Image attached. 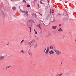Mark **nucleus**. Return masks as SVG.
<instances>
[{
    "label": "nucleus",
    "mask_w": 76,
    "mask_h": 76,
    "mask_svg": "<svg viewBox=\"0 0 76 76\" xmlns=\"http://www.w3.org/2000/svg\"><path fill=\"white\" fill-rule=\"evenodd\" d=\"M22 13H25L26 14V15L27 16V17H28V16H29V14H28V12H29V11H22Z\"/></svg>",
    "instance_id": "1"
},
{
    "label": "nucleus",
    "mask_w": 76,
    "mask_h": 76,
    "mask_svg": "<svg viewBox=\"0 0 76 76\" xmlns=\"http://www.w3.org/2000/svg\"><path fill=\"white\" fill-rule=\"evenodd\" d=\"M54 50L55 51L56 53V54L57 55H60L61 54V52L58 51V50H56L54 49Z\"/></svg>",
    "instance_id": "2"
},
{
    "label": "nucleus",
    "mask_w": 76,
    "mask_h": 76,
    "mask_svg": "<svg viewBox=\"0 0 76 76\" xmlns=\"http://www.w3.org/2000/svg\"><path fill=\"white\" fill-rule=\"evenodd\" d=\"M67 20H68V18L67 17H64L63 18V20L64 22H66Z\"/></svg>",
    "instance_id": "3"
},
{
    "label": "nucleus",
    "mask_w": 76,
    "mask_h": 76,
    "mask_svg": "<svg viewBox=\"0 0 76 76\" xmlns=\"http://www.w3.org/2000/svg\"><path fill=\"white\" fill-rule=\"evenodd\" d=\"M0 16H1L2 17H4V14H3V12H2L0 14Z\"/></svg>",
    "instance_id": "4"
},
{
    "label": "nucleus",
    "mask_w": 76,
    "mask_h": 76,
    "mask_svg": "<svg viewBox=\"0 0 76 76\" xmlns=\"http://www.w3.org/2000/svg\"><path fill=\"white\" fill-rule=\"evenodd\" d=\"M49 53L50 54H54V52L53 50H51V51H49Z\"/></svg>",
    "instance_id": "5"
},
{
    "label": "nucleus",
    "mask_w": 76,
    "mask_h": 76,
    "mask_svg": "<svg viewBox=\"0 0 76 76\" xmlns=\"http://www.w3.org/2000/svg\"><path fill=\"white\" fill-rule=\"evenodd\" d=\"M32 15L33 16V17L35 16V18H37V14H35L34 13H33L32 14Z\"/></svg>",
    "instance_id": "6"
},
{
    "label": "nucleus",
    "mask_w": 76,
    "mask_h": 76,
    "mask_svg": "<svg viewBox=\"0 0 76 76\" xmlns=\"http://www.w3.org/2000/svg\"><path fill=\"white\" fill-rule=\"evenodd\" d=\"M57 28V26H52V28L53 29H56Z\"/></svg>",
    "instance_id": "7"
},
{
    "label": "nucleus",
    "mask_w": 76,
    "mask_h": 76,
    "mask_svg": "<svg viewBox=\"0 0 76 76\" xmlns=\"http://www.w3.org/2000/svg\"><path fill=\"white\" fill-rule=\"evenodd\" d=\"M58 32H63V30L61 28H60L58 30Z\"/></svg>",
    "instance_id": "8"
},
{
    "label": "nucleus",
    "mask_w": 76,
    "mask_h": 76,
    "mask_svg": "<svg viewBox=\"0 0 76 76\" xmlns=\"http://www.w3.org/2000/svg\"><path fill=\"white\" fill-rule=\"evenodd\" d=\"M3 59H4V56L0 57V60H3Z\"/></svg>",
    "instance_id": "9"
},
{
    "label": "nucleus",
    "mask_w": 76,
    "mask_h": 76,
    "mask_svg": "<svg viewBox=\"0 0 76 76\" xmlns=\"http://www.w3.org/2000/svg\"><path fill=\"white\" fill-rule=\"evenodd\" d=\"M0 8H1V9H3V4H1L0 5Z\"/></svg>",
    "instance_id": "10"
},
{
    "label": "nucleus",
    "mask_w": 76,
    "mask_h": 76,
    "mask_svg": "<svg viewBox=\"0 0 76 76\" xmlns=\"http://www.w3.org/2000/svg\"><path fill=\"white\" fill-rule=\"evenodd\" d=\"M62 75H63L62 74H59L56 75V76H61Z\"/></svg>",
    "instance_id": "11"
},
{
    "label": "nucleus",
    "mask_w": 76,
    "mask_h": 76,
    "mask_svg": "<svg viewBox=\"0 0 76 76\" xmlns=\"http://www.w3.org/2000/svg\"><path fill=\"white\" fill-rule=\"evenodd\" d=\"M57 15H63V16H66V15L65 14H63H63H61L58 13V14H57Z\"/></svg>",
    "instance_id": "12"
},
{
    "label": "nucleus",
    "mask_w": 76,
    "mask_h": 76,
    "mask_svg": "<svg viewBox=\"0 0 76 76\" xmlns=\"http://www.w3.org/2000/svg\"><path fill=\"white\" fill-rule=\"evenodd\" d=\"M16 9V7H12V9H13V10H15V9Z\"/></svg>",
    "instance_id": "13"
},
{
    "label": "nucleus",
    "mask_w": 76,
    "mask_h": 76,
    "mask_svg": "<svg viewBox=\"0 0 76 76\" xmlns=\"http://www.w3.org/2000/svg\"><path fill=\"white\" fill-rule=\"evenodd\" d=\"M24 42V39L23 40L20 42V44H22V43Z\"/></svg>",
    "instance_id": "14"
},
{
    "label": "nucleus",
    "mask_w": 76,
    "mask_h": 76,
    "mask_svg": "<svg viewBox=\"0 0 76 76\" xmlns=\"http://www.w3.org/2000/svg\"><path fill=\"white\" fill-rule=\"evenodd\" d=\"M50 50V49H49V48L48 47V48H47L46 49V51H49V50Z\"/></svg>",
    "instance_id": "15"
},
{
    "label": "nucleus",
    "mask_w": 76,
    "mask_h": 76,
    "mask_svg": "<svg viewBox=\"0 0 76 76\" xmlns=\"http://www.w3.org/2000/svg\"><path fill=\"white\" fill-rule=\"evenodd\" d=\"M28 28H30V32H31L32 31V28L31 27H29Z\"/></svg>",
    "instance_id": "16"
},
{
    "label": "nucleus",
    "mask_w": 76,
    "mask_h": 76,
    "mask_svg": "<svg viewBox=\"0 0 76 76\" xmlns=\"http://www.w3.org/2000/svg\"><path fill=\"white\" fill-rule=\"evenodd\" d=\"M28 53L29 55H30V56H32V53L31 52H28Z\"/></svg>",
    "instance_id": "17"
},
{
    "label": "nucleus",
    "mask_w": 76,
    "mask_h": 76,
    "mask_svg": "<svg viewBox=\"0 0 76 76\" xmlns=\"http://www.w3.org/2000/svg\"><path fill=\"white\" fill-rule=\"evenodd\" d=\"M21 52L23 53H25V51H24L23 50H21Z\"/></svg>",
    "instance_id": "18"
},
{
    "label": "nucleus",
    "mask_w": 76,
    "mask_h": 76,
    "mask_svg": "<svg viewBox=\"0 0 76 76\" xmlns=\"http://www.w3.org/2000/svg\"><path fill=\"white\" fill-rule=\"evenodd\" d=\"M27 7H30V5H29V4L27 5Z\"/></svg>",
    "instance_id": "19"
},
{
    "label": "nucleus",
    "mask_w": 76,
    "mask_h": 76,
    "mask_svg": "<svg viewBox=\"0 0 76 76\" xmlns=\"http://www.w3.org/2000/svg\"><path fill=\"white\" fill-rule=\"evenodd\" d=\"M48 53V51H47V50H46V52H45V54H47Z\"/></svg>",
    "instance_id": "20"
},
{
    "label": "nucleus",
    "mask_w": 76,
    "mask_h": 76,
    "mask_svg": "<svg viewBox=\"0 0 76 76\" xmlns=\"http://www.w3.org/2000/svg\"><path fill=\"white\" fill-rule=\"evenodd\" d=\"M25 46H26V45H28V44L26 43H25V44L24 45Z\"/></svg>",
    "instance_id": "21"
},
{
    "label": "nucleus",
    "mask_w": 76,
    "mask_h": 76,
    "mask_svg": "<svg viewBox=\"0 0 76 76\" xmlns=\"http://www.w3.org/2000/svg\"><path fill=\"white\" fill-rule=\"evenodd\" d=\"M23 2H24V3H26V1L25 0H23Z\"/></svg>",
    "instance_id": "22"
},
{
    "label": "nucleus",
    "mask_w": 76,
    "mask_h": 76,
    "mask_svg": "<svg viewBox=\"0 0 76 76\" xmlns=\"http://www.w3.org/2000/svg\"><path fill=\"white\" fill-rule=\"evenodd\" d=\"M32 41H33V42H35V40H33Z\"/></svg>",
    "instance_id": "23"
},
{
    "label": "nucleus",
    "mask_w": 76,
    "mask_h": 76,
    "mask_svg": "<svg viewBox=\"0 0 76 76\" xmlns=\"http://www.w3.org/2000/svg\"><path fill=\"white\" fill-rule=\"evenodd\" d=\"M40 3L41 4H44L42 3L41 1H40Z\"/></svg>",
    "instance_id": "24"
},
{
    "label": "nucleus",
    "mask_w": 76,
    "mask_h": 76,
    "mask_svg": "<svg viewBox=\"0 0 76 76\" xmlns=\"http://www.w3.org/2000/svg\"><path fill=\"white\" fill-rule=\"evenodd\" d=\"M31 44V43L30 42L28 43V45H30Z\"/></svg>",
    "instance_id": "25"
},
{
    "label": "nucleus",
    "mask_w": 76,
    "mask_h": 76,
    "mask_svg": "<svg viewBox=\"0 0 76 76\" xmlns=\"http://www.w3.org/2000/svg\"><path fill=\"white\" fill-rule=\"evenodd\" d=\"M31 20H29L27 21V23H28V22H30V21H31Z\"/></svg>",
    "instance_id": "26"
},
{
    "label": "nucleus",
    "mask_w": 76,
    "mask_h": 76,
    "mask_svg": "<svg viewBox=\"0 0 76 76\" xmlns=\"http://www.w3.org/2000/svg\"><path fill=\"white\" fill-rule=\"evenodd\" d=\"M50 11L49 12V13H51V8L50 7Z\"/></svg>",
    "instance_id": "27"
},
{
    "label": "nucleus",
    "mask_w": 76,
    "mask_h": 76,
    "mask_svg": "<svg viewBox=\"0 0 76 76\" xmlns=\"http://www.w3.org/2000/svg\"><path fill=\"white\" fill-rule=\"evenodd\" d=\"M35 34H37L38 33H37V31H35Z\"/></svg>",
    "instance_id": "28"
},
{
    "label": "nucleus",
    "mask_w": 76,
    "mask_h": 76,
    "mask_svg": "<svg viewBox=\"0 0 76 76\" xmlns=\"http://www.w3.org/2000/svg\"><path fill=\"white\" fill-rule=\"evenodd\" d=\"M30 43H31V44H32V43L33 42V41H31L30 42Z\"/></svg>",
    "instance_id": "29"
},
{
    "label": "nucleus",
    "mask_w": 76,
    "mask_h": 76,
    "mask_svg": "<svg viewBox=\"0 0 76 76\" xmlns=\"http://www.w3.org/2000/svg\"><path fill=\"white\" fill-rule=\"evenodd\" d=\"M9 68V66H7V67H6V69H8Z\"/></svg>",
    "instance_id": "30"
},
{
    "label": "nucleus",
    "mask_w": 76,
    "mask_h": 76,
    "mask_svg": "<svg viewBox=\"0 0 76 76\" xmlns=\"http://www.w3.org/2000/svg\"><path fill=\"white\" fill-rule=\"evenodd\" d=\"M30 49H29L28 51V53L30 52Z\"/></svg>",
    "instance_id": "31"
},
{
    "label": "nucleus",
    "mask_w": 76,
    "mask_h": 76,
    "mask_svg": "<svg viewBox=\"0 0 76 76\" xmlns=\"http://www.w3.org/2000/svg\"><path fill=\"white\" fill-rule=\"evenodd\" d=\"M36 1H37V0H34V3H35Z\"/></svg>",
    "instance_id": "32"
},
{
    "label": "nucleus",
    "mask_w": 76,
    "mask_h": 76,
    "mask_svg": "<svg viewBox=\"0 0 76 76\" xmlns=\"http://www.w3.org/2000/svg\"><path fill=\"white\" fill-rule=\"evenodd\" d=\"M19 8H20V11H21V12H22V10H21V9H20V6H19Z\"/></svg>",
    "instance_id": "33"
},
{
    "label": "nucleus",
    "mask_w": 76,
    "mask_h": 76,
    "mask_svg": "<svg viewBox=\"0 0 76 76\" xmlns=\"http://www.w3.org/2000/svg\"><path fill=\"white\" fill-rule=\"evenodd\" d=\"M50 49H52V46H50Z\"/></svg>",
    "instance_id": "34"
},
{
    "label": "nucleus",
    "mask_w": 76,
    "mask_h": 76,
    "mask_svg": "<svg viewBox=\"0 0 76 76\" xmlns=\"http://www.w3.org/2000/svg\"><path fill=\"white\" fill-rule=\"evenodd\" d=\"M59 26H61V24H59Z\"/></svg>",
    "instance_id": "35"
},
{
    "label": "nucleus",
    "mask_w": 76,
    "mask_h": 76,
    "mask_svg": "<svg viewBox=\"0 0 76 76\" xmlns=\"http://www.w3.org/2000/svg\"><path fill=\"white\" fill-rule=\"evenodd\" d=\"M66 15H67V16H68V14H67V12H66Z\"/></svg>",
    "instance_id": "36"
},
{
    "label": "nucleus",
    "mask_w": 76,
    "mask_h": 76,
    "mask_svg": "<svg viewBox=\"0 0 76 76\" xmlns=\"http://www.w3.org/2000/svg\"><path fill=\"white\" fill-rule=\"evenodd\" d=\"M47 2H48V3H49V0H47Z\"/></svg>",
    "instance_id": "37"
},
{
    "label": "nucleus",
    "mask_w": 76,
    "mask_h": 76,
    "mask_svg": "<svg viewBox=\"0 0 76 76\" xmlns=\"http://www.w3.org/2000/svg\"><path fill=\"white\" fill-rule=\"evenodd\" d=\"M37 26H38V27H39V25H38V24L37 25Z\"/></svg>",
    "instance_id": "38"
},
{
    "label": "nucleus",
    "mask_w": 76,
    "mask_h": 76,
    "mask_svg": "<svg viewBox=\"0 0 76 76\" xmlns=\"http://www.w3.org/2000/svg\"><path fill=\"white\" fill-rule=\"evenodd\" d=\"M28 22H27V26H28Z\"/></svg>",
    "instance_id": "39"
},
{
    "label": "nucleus",
    "mask_w": 76,
    "mask_h": 76,
    "mask_svg": "<svg viewBox=\"0 0 76 76\" xmlns=\"http://www.w3.org/2000/svg\"><path fill=\"white\" fill-rule=\"evenodd\" d=\"M2 69H3V70H4V68H2Z\"/></svg>",
    "instance_id": "40"
},
{
    "label": "nucleus",
    "mask_w": 76,
    "mask_h": 76,
    "mask_svg": "<svg viewBox=\"0 0 76 76\" xmlns=\"http://www.w3.org/2000/svg\"><path fill=\"white\" fill-rule=\"evenodd\" d=\"M70 74H71L70 75L71 76H72V75H73V74H72V73Z\"/></svg>",
    "instance_id": "41"
},
{
    "label": "nucleus",
    "mask_w": 76,
    "mask_h": 76,
    "mask_svg": "<svg viewBox=\"0 0 76 76\" xmlns=\"http://www.w3.org/2000/svg\"><path fill=\"white\" fill-rule=\"evenodd\" d=\"M52 11H53V12H54V10H53Z\"/></svg>",
    "instance_id": "42"
},
{
    "label": "nucleus",
    "mask_w": 76,
    "mask_h": 76,
    "mask_svg": "<svg viewBox=\"0 0 76 76\" xmlns=\"http://www.w3.org/2000/svg\"><path fill=\"white\" fill-rule=\"evenodd\" d=\"M41 25V24H39V26H40Z\"/></svg>",
    "instance_id": "43"
},
{
    "label": "nucleus",
    "mask_w": 76,
    "mask_h": 76,
    "mask_svg": "<svg viewBox=\"0 0 76 76\" xmlns=\"http://www.w3.org/2000/svg\"><path fill=\"white\" fill-rule=\"evenodd\" d=\"M34 32H35V31H36L35 29H34Z\"/></svg>",
    "instance_id": "44"
},
{
    "label": "nucleus",
    "mask_w": 76,
    "mask_h": 76,
    "mask_svg": "<svg viewBox=\"0 0 76 76\" xmlns=\"http://www.w3.org/2000/svg\"><path fill=\"white\" fill-rule=\"evenodd\" d=\"M39 14L40 15H41V13H40V12L39 13Z\"/></svg>",
    "instance_id": "45"
},
{
    "label": "nucleus",
    "mask_w": 76,
    "mask_h": 76,
    "mask_svg": "<svg viewBox=\"0 0 76 76\" xmlns=\"http://www.w3.org/2000/svg\"><path fill=\"white\" fill-rule=\"evenodd\" d=\"M39 28L40 29H41V26H39Z\"/></svg>",
    "instance_id": "46"
},
{
    "label": "nucleus",
    "mask_w": 76,
    "mask_h": 76,
    "mask_svg": "<svg viewBox=\"0 0 76 76\" xmlns=\"http://www.w3.org/2000/svg\"><path fill=\"white\" fill-rule=\"evenodd\" d=\"M48 4L49 6V7H50V4H49V3Z\"/></svg>",
    "instance_id": "47"
},
{
    "label": "nucleus",
    "mask_w": 76,
    "mask_h": 76,
    "mask_svg": "<svg viewBox=\"0 0 76 76\" xmlns=\"http://www.w3.org/2000/svg\"><path fill=\"white\" fill-rule=\"evenodd\" d=\"M52 49H53V47L52 46Z\"/></svg>",
    "instance_id": "48"
},
{
    "label": "nucleus",
    "mask_w": 76,
    "mask_h": 76,
    "mask_svg": "<svg viewBox=\"0 0 76 76\" xmlns=\"http://www.w3.org/2000/svg\"><path fill=\"white\" fill-rule=\"evenodd\" d=\"M37 44H36V47H37Z\"/></svg>",
    "instance_id": "49"
},
{
    "label": "nucleus",
    "mask_w": 76,
    "mask_h": 76,
    "mask_svg": "<svg viewBox=\"0 0 76 76\" xmlns=\"http://www.w3.org/2000/svg\"><path fill=\"white\" fill-rule=\"evenodd\" d=\"M9 45V44H7V45Z\"/></svg>",
    "instance_id": "50"
},
{
    "label": "nucleus",
    "mask_w": 76,
    "mask_h": 76,
    "mask_svg": "<svg viewBox=\"0 0 76 76\" xmlns=\"http://www.w3.org/2000/svg\"><path fill=\"white\" fill-rule=\"evenodd\" d=\"M10 67H11V66H9V68Z\"/></svg>",
    "instance_id": "51"
},
{
    "label": "nucleus",
    "mask_w": 76,
    "mask_h": 76,
    "mask_svg": "<svg viewBox=\"0 0 76 76\" xmlns=\"http://www.w3.org/2000/svg\"><path fill=\"white\" fill-rule=\"evenodd\" d=\"M48 35H50V33H49Z\"/></svg>",
    "instance_id": "52"
},
{
    "label": "nucleus",
    "mask_w": 76,
    "mask_h": 76,
    "mask_svg": "<svg viewBox=\"0 0 76 76\" xmlns=\"http://www.w3.org/2000/svg\"><path fill=\"white\" fill-rule=\"evenodd\" d=\"M45 50H46V48H45Z\"/></svg>",
    "instance_id": "53"
},
{
    "label": "nucleus",
    "mask_w": 76,
    "mask_h": 76,
    "mask_svg": "<svg viewBox=\"0 0 76 76\" xmlns=\"http://www.w3.org/2000/svg\"><path fill=\"white\" fill-rule=\"evenodd\" d=\"M41 0V1H43V0Z\"/></svg>",
    "instance_id": "54"
},
{
    "label": "nucleus",
    "mask_w": 76,
    "mask_h": 76,
    "mask_svg": "<svg viewBox=\"0 0 76 76\" xmlns=\"http://www.w3.org/2000/svg\"><path fill=\"white\" fill-rule=\"evenodd\" d=\"M24 15L25 16V14H24Z\"/></svg>",
    "instance_id": "55"
},
{
    "label": "nucleus",
    "mask_w": 76,
    "mask_h": 76,
    "mask_svg": "<svg viewBox=\"0 0 76 76\" xmlns=\"http://www.w3.org/2000/svg\"><path fill=\"white\" fill-rule=\"evenodd\" d=\"M47 36H45V37H47Z\"/></svg>",
    "instance_id": "56"
},
{
    "label": "nucleus",
    "mask_w": 76,
    "mask_h": 76,
    "mask_svg": "<svg viewBox=\"0 0 76 76\" xmlns=\"http://www.w3.org/2000/svg\"><path fill=\"white\" fill-rule=\"evenodd\" d=\"M62 63H63V62H62L61 64H62Z\"/></svg>",
    "instance_id": "57"
},
{
    "label": "nucleus",
    "mask_w": 76,
    "mask_h": 76,
    "mask_svg": "<svg viewBox=\"0 0 76 76\" xmlns=\"http://www.w3.org/2000/svg\"><path fill=\"white\" fill-rule=\"evenodd\" d=\"M38 39V38L37 37V39Z\"/></svg>",
    "instance_id": "58"
},
{
    "label": "nucleus",
    "mask_w": 76,
    "mask_h": 76,
    "mask_svg": "<svg viewBox=\"0 0 76 76\" xmlns=\"http://www.w3.org/2000/svg\"><path fill=\"white\" fill-rule=\"evenodd\" d=\"M31 47V46H30V47Z\"/></svg>",
    "instance_id": "59"
},
{
    "label": "nucleus",
    "mask_w": 76,
    "mask_h": 76,
    "mask_svg": "<svg viewBox=\"0 0 76 76\" xmlns=\"http://www.w3.org/2000/svg\"><path fill=\"white\" fill-rule=\"evenodd\" d=\"M43 52H45V50H44V51H43Z\"/></svg>",
    "instance_id": "60"
},
{
    "label": "nucleus",
    "mask_w": 76,
    "mask_h": 76,
    "mask_svg": "<svg viewBox=\"0 0 76 76\" xmlns=\"http://www.w3.org/2000/svg\"><path fill=\"white\" fill-rule=\"evenodd\" d=\"M63 37H64V36Z\"/></svg>",
    "instance_id": "61"
},
{
    "label": "nucleus",
    "mask_w": 76,
    "mask_h": 76,
    "mask_svg": "<svg viewBox=\"0 0 76 76\" xmlns=\"http://www.w3.org/2000/svg\"><path fill=\"white\" fill-rule=\"evenodd\" d=\"M11 0V1H13V0Z\"/></svg>",
    "instance_id": "62"
},
{
    "label": "nucleus",
    "mask_w": 76,
    "mask_h": 76,
    "mask_svg": "<svg viewBox=\"0 0 76 76\" xmlns=\"http://www.w3.org/2000/svg\"><path fill=\"white\" fill-rule=\"evenodd\" d=\"M8 44H10V43H8Z\"/></svg>",
    "instance_id": "63"
},
{
    "label": "nucleus",
    "mask_w": 76,
    "mask_h": 76,
    "mask_svg": "<svg viewBox=\"0 0 76 76\" xmlns=\"http://www.w3.org/2000/svg\"><path fill=\"white\" fill-rule=\"evenodd\" d=\"M75 41H76V40H75Z\"/></svg>",
    "instance_id": "64"
}]
</instances>
